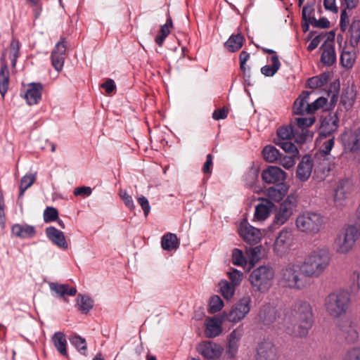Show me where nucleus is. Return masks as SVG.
<instances>
[{"mask_svg":"<svg viewBox=\"0 0 360 360\" xmlns=\"http://www.w3.org/2000/svg\"><path fill=\"white\" fill-rule=\"evenodd\" d=\"M137 200L139 204L141 205L143 210L144 215L147 217L150 210V207L148 200L143 195L139 196Z\"/></svg>","mask_w":360,"mask_h":360,"instance_id":"62","label":"nucleus"},{"mask_svg":"<svg viewBox=\"0 0 360 360\" xmlns=\"http://www.w3.org/2000/svg\"><path fill=\"white\" fill-rule=\"evenodd\" d=\"M9 84V71L5 59L1 58V67L0 70V94L4 98L8 91Z\"/></svg>","mask_w":360,"mask_h":360,"instance_id":"31","label":"nucleus"},{"mask_svg":"<svg viewBox=\"0 0 360 360\" xmlns=\"http://www.w3.org/2000/svg\"><path fill=\"white\" fill-rule=\"evenodd\" d=\"M309 22L316 27L328 28L330 26V22L326 18H322L319 20L315 18L309 19Z\"/></svg>","mask_w":360,"mask_h":360,"instance_id":"61","label":"nucleus"},{"mask_svg":"<svg viewBox=\"0 0 360 360\" xmlns=\"http://www.w3.org/2000/svg\"><path fill=\"white\" fill-rule=\"evenodd\" d=\"M238 233L244 241L250 244L259 243L262 237L261 230L251 226L247 219H243L240 222Z\"/></svg>","mask_w":360,"mask_h":360,"instance_id":"11","label":"nucleus"},{"mask_svg":"<svg viewBox=\"0 0 360 360\" xmlns=\"http://www.w3.org/2000/svg\"><path fill=\"white\" fill-rule=\"evenodd\" d=\"M328 80V76L322 74L316 77H313L308 79L307 86L310 89H316L324 86Z\"/></svg>","mask_w":360,"mask_h":360,"instance_id":"44","label":"nucleus"},{"mask_svg":"<svg viewBox=\"0 0 360 360\" xmlns=\"http://www.w3.org/2000/svg\"><path fill=\"white\" fill-rule=\"evenodd\" d=\"M120 196L127 207H129L130 210H133L134 208V204L132 198L127 193L126 191L120 190Z\"/></svg>","mask_w":360,"mask_h":360,"instance_id":"59","label":"nucleus"},{"mask_svg":"<svg viewBox=\"0 0 360 360\" xmlns=\"http://www.w3.org/2000/svg\"><path fill=\"white\" fill-rule=\"evenodd\" d=\"M314 166V162L309 155L304 156L297 165L296 177L302 182L307 181L311 174Z\"/></svg>","mask_w":360,"mask_h":360,"instance_id":"16","label":"nucleus"},{"mask_svg":"<svg viewBox=\"0 0 360 360\" xmlns=\"http://www.w3.org/2000/svg\"><path fill=\"white\" fill-rule=\"evenodd\" d=\"M315 121L314 117L304 118L298 117L295 119L297 127L295 129L298 131V137L296 138L297 143H303L307 141L309 139L312 138V134L307 129L308 127H311Z\"/></svg>","mask_w":360,"mask_h":360,"instance_id":"15","label":"nucleus"},{"mask_svg":"<svg viewBox=\"0 0 360 360\" xmlns=\"http://www.w3.org/2000/svg\"><path fill=\"white\" fill-rule=\"evenodd\" d=\"M67 44L64 39H61L53 49L51 54V61L53 68L57 71L63 70L66 57Z\"/></svg>","mask_w":360,"mask_h":360,"instance_id":"12","label":"nucleus"},{"mask_svg":"<svg viewBox=\"0 0 360 360\" xmlns=\"http://www.w3.org/2000/svg\"><path fill=\"white\" fill-rule=\"evenodd\" d=\"M224 307L222 300L218 295L212 296L210 300L209 311L210 313H217L219 311Z\"/></svg>","mask_w":360,"mask_h":360,"instance_id":"52","label":"nucleus"},{"mask_svg":"<svg viewBox=\"0 0 360 360\" xmlns=\"http://www.w3.org/2000/svg\"><path fill=\"white\" fill-rule=\"evenodd\" d=\"M79 309L83 313H87L93 307V302L91 298L79 295L77 297Z\"/></svg>","mask_w":360,"mask_h":360,"instance_id":"51","label":"nucleus"},{"mask_svg":"<svg viewBox=\"0 0 360 360\" xmlns=\"http://www.w3.org/2000/svg\"><path fill=\"white\" fill-rule=\"evenodd\" d=\"M277 134L278 141H288L293 137L296 141V138L299 136L297 129H295L291 125L280 127Z\"/></svg>","mask_w":360,"mask_h":360,"instance_id":"38","label":"nucleus"},{"mask_svg":"<svg viewBox=\"0 0 360 360\" xmlns=\"http://www.w3.org/2000/svg\"><path fill=\"white\" fill-rule=\"evenodd\" d=\"M58 210L53 207H48L44 212V220L45 222H51L58 219Z\"/></svg>","mask_w":360,"mask_h":360,"instance_id":"54","label":"nucleus"},{"mask_svg":"<svg viewBox=\"0 0 360 360\" xmlns=\"http://www.w3.org/2000/svg\"><path fill=\"white\" fill-rule=\"evenodd\" d=\"M360 236V226L356 224L347 226L344 232L335 240L336 252L347 254L353 248L356 241Z\"/></svg>","mask_w":360,"mask_h":360,"instance_id":"7","label":"nucleus"},{"mask_svg":"<svg viewBox=\"0 0 360 360\" xmlns=\"http://www.w3.org/2000/svg\"><path fill=\"white\" fill-rule=\"evenodd\" d=\"M20 43L18 40L13 39L10 44V58L11 65L14 68L16 65L17 58L19 56Z\"/></svg>","mask_w":360,"mask_h":360,"instance_id":"49","label":"nucleus"},{"mask_svg":"<svg viewBox=\"0 0 360 360\" xmlns=\"http://www.w3.org/2000/svg\"><path fill=\"white\" fill-rule=\"evenodd\" d=\"M330 121V123H323L321 133L316 140L317 144L320 146L321 150L325 155L329 154L334 146L335 137L332 135V133L338 129L337 121L333 119Z\"/></svg>","mask_w":360,"mask_h":360,"instance_id":"9","label":"nucleus"},{"mask_svg":"<svg viewBox=\"0 0 360 360\" xmlns=\"http://www.w3.org/2000/svg\"><path fill=\"white\" fill-rule=\"evenodd\" d=\"M276 143L289 155L297 156L299 153L297 147L288 141H276Z\"/></svg>","mask_w":360,"mask_h":360,"instance_id":"50","label":"nucleus"},{"mask_svg":"<svg viewBox=\"0 0 360 360\" xmlns=\"http://www.w3.org/2000/svg\"><path fill=\"white\" fill-rule=\"evenodd\" d=\"M275 272L269 266H260L252 271L249 281L255 290L262 293L267 292L272 285Z\"/></svg>","mask_w":360,"mask_h":360,"instance_id":"4","label":"nucleus"},{"mask_svg":"<svg viewBox=\"0 0 360 360\" xmlns=\"http://www.w3.org/2000/svg\"><path fill=\"white\" fill-rule=\"evenodd\" d=\"M323 52L321 54V62L326 66H331L336 61V53L334 46L331 44L322 45Z\"/></svg>","mask_w":360,"mask_h":360,"instance_id":"30","label":"nucleus"},{"mask_svg":"<svg viewBox=\"0 0 360 360\" xmlns=\"http://www.w3.org/2000/svg\"><path fill=\"white\" fill-rule=\"evenodd\" d=\"M295 157L296 156H292V155H283L281 154L278 161L279 164L282 165L284 168L289 169L295 165Z\"/></svg>","mask_w":360,"mask_h":360,"instance_id":"53","label":"nucleus"},{"mask_svg":"<svg viewBox=\"0 0 360 360\" xmlns=\"http://www.w3.org/2000/svg\"><path fill=\"white\" fill-rule=\"evenodd\" d=\"M349 296L346 291H337L329 294L325 299V308L333 317L345 314L349 307Z\"/></svg>","mask_w":360,"mask_h":360,"instance_id":"5","label":"nucleus"},{"mask_svg":"<svg viewBox=\"0 0 360 360\" xmlns=\"http://www.w3.org/2000/svg\"><path fill=\"white\" fill-rule=\"evenodd\" d=\"M355 98V91L352 88H347L344 91L341 96V102L346 108H350L352 107Z\"/></svg>","mask_w":360,"mask_h":360,"instance_id":"43","label":"nucleus"},{"mask_svg":"<svg viewBox=\"0 0 360 360\" xmlns=\"http://www.w3.org/2000/svg\"><path fill=\"white\" fill-rule=\"evenodd\" d=\"M309 91H303L302 94L295 100L293 105V111L297 115H303L304 113L310 114L308 112L309 104L307 103L310 94Z\"/></svg>","mask_w":360,"mask_h":360,"instance_id":"29","label":"nucleus"},{"mask_svg":"<svg viewBox=\"0 0 360 360\" xmlns=\"http://www.w3.org/2000/svg\"><path fill=\"white\" fill-rule=\"evenodd\" d=\"M70 341L79 352L83 354H85L87 346L84 338L80 337L79 335H75L70 338Z\"/></svg>","mask_w":360,"mask_h":360,"instance_id":"48","label":"nucleus"},{"mask_svg":"<svg viewBox=\"0 0 360 360\" xmlns=\"http://www.w3.org/2000/svg\"><path fill=\"white\" fill-rule=\"evenodd\" d=\"M228 115V109L226 108H223L221 109H217L214 111L212 114V117L215 120H219L221 119H225Z\"/></svg>","mask_w":360,"mask_h":360,"instance_id":"64","label":"nucleus"},{"mask_svg":"<svg viewBox=\"0 0 360 360\" xmlns=\"http://www.w3.org/2000/svg\"><path fill=\"white\" fill-rule=\"evenodd\" d=\"M294 233L292 229L283 228L276 236L273 245L274 254L280 257L287 255L294 244Z\"/></svg>","mask_w":360,"mask_h":360,"instance_id":"8","label":"nucleus"},{"mask_svg":"<svg viewBox=\"0 0 360 360\" xmlns=\"http://www.w3.org/2000/svg\"><path fill=\"white\" fill-rule=\"evenodd\" d=\"M170 33V28L167 27V25H163L161 27H160V34L158 35L156 37H155V42L160 46H161L165 39V38L169 35V34Z\"/></svg>","mask_w":360,"mask_h":360,"instance_id":"58","label":"nucleus"},{"mask_svg":"<svg viewBox=\"0 0 360 360\" xmlns=\"http://www.w3.org/2000/svg\"><path fill=\"white\" fill-rule=\"evenodd\" d=\"M276 351L270 341L261 342L257 348L256 360H276Z\"/></svg>","mask_w":360,"mask_h":360,"instance_id":"19","label":"nucleus"},{"mask_svg":"<svg viewBox=\"0 0 360 360\" xmlns=\"http://www.w3.org/2000/svg\"><path fill=\"white\" fill-rule=\"evenodd\" d=\"M271 60L272 63L271 65H264L261 69L262 73L267 77H271L274 75L281 66V63L277 56H273L271 58Z\"/></svg>","mask_w":360,"mask_h":360,"instance_id":"42","label":"nucleus"},{"mask_svg":"<svg viewBox=\"0 0 360 360\" xmlns=\"http://www.w3.org/2000/svg\"><path fill=\"white\" fill-rule=\"evenodd\" d=\"M243 333V328L240 326L234 329L229 335L226 354L230 359L236 357L239 347V342Z\"/></svg>","mask_w":360,"mask_h":360,"instance_id":"17","label":"nucleus"},{"mask_svg":"<svg viewBox=\"0 0 360 360\" xmlns=\"http://www.w3.org/2000/svg\"><path fill=\"white\" fill-rule=\"evenodd\" d=\"M294 311L295 324L292 334L296 337H305L313 323L311 306L307 302L300 301L295 304Z\"/></svg>","mask_w":360,"mask_h":360,"instance_id":"2","label":"nucleus"},{"mask_svg":"<svg viewBox=\"0 0 360 360\" xmlns=\"http://www.w3.org/2000/svg\"><path fill=\"white\" fill-rule=\"evenodd\" d=\"M35 179L36 176L32 174H27L22 178L20 184V197L22 196L25 191L34 184Z\"/></svg>","mask_w":360,"mask_h":360,"instance_id":"46","label":"nucleus"},{"mask_svg":"<svg viewBox=\"0 0 360 360\" xmlns=\"http://www.w3.org/2000/svg\"><path fill=\"white\" fill-rule=\"evenodd\" d=\"M354 190L353 184L349 180H343L340 182L335 189L334 203L336 207H342L345 205L346 199Z\"/></svg>","mask_w":360,"mask_h":360,"instance_id":"14","label":"nucleus"},{"mask_svg":"<svg viewBox=\"0 0 360 360\" xmlns=\"http://www.w3.org/2000/svg\"><path fill=\"white\" fill-rule=\"evenodd\" d=\"M330 260V254L328 248L321 247L315 249L303 262V274L312 278L320 276L329 266Z\"/></svg>","mask_w":360,"mask_h":360,"instance_id":"1","label":"nucleus"},{"mask_svg":"<svg viewBox=\"0 0 360 360\" xmlns=\"http://www.w3.org/2000/svg\"><path fill=\"white\" fill-rule=\"evenodd\" d=\"M259 318L265 324H270L276 319V311L270 304L263 305L259 311Z\"/></svg>","mask_w":360,"mask_h":360,"instance_id":"34","label":"nucleus"},{"mask_svg":"<svg viewBox=\"0 0 360 360\" xmlns=\"http://www.w3.org/2000/svg\"><path fill=\"white\" fill-rule=\"evenodd\" d=\"M344 360H360V347L349 350L346 353Z\"/></svg>","mask_w":360,"mask_h":360,"instance_id":"60","label":"nucleus"},{"mask_svg":"<svg viewBox=\"0 0 360 360\" xmlns=\"http://www.w3.org/2000/svg\"><path fill=\"white\" fill-rule=\"evenodd\" d=\"M262 250V247L261 245L250 248L249 249L246 250V254L250 260V263L254 265L259 262Z\"/></svg>","mask_w":360,"mask_h":360,"instance_id":"47","label":"nucleus"},{"mask_svg":"<svg viewBox=\"0 0 360 360\" xmlns=\"http://www.w3.org/2000/svg\"><path fill=\"white\" fill-rule=\"evenodd\" d=\"M228 276L231 282V283L234 286L239 285L243 278V274L237 269H233L229 272Z\"/></svg>","mask_w":360,"mask_h":360,"instance_id":"55","label":"nucleus"},{"mask_svg":"<svg viewBox=\"0 0 360 360\" xmlns=\"http://www.w3.org/2000/svg\"><path fill=\"white\" fill-rule=\"evenodd\" d=\"M274 204L268 200L262 199V202L255 207L254 219L264 221L270 214V210Z\"/></svg>","mask_w":360,"mask_h":360,"instance_id":"26","label":"nucleus"},{"mask_svg":"<svg viewBox=\"0 0 360 360\" xmlns=\"http://www.w3.org/2000/svg\"><path fill=\"white\" fill-rule=\"evenodd\" d=\"M314 176L319 181H323L328 176L330 168L326 160L314 164Z\"/></svg>","mask_w":360,"mask_h":360,"instance_id":"40","label":"nucleus"},{"mask_svg":"<svg viewBox=\"0 0 360 360\" xmlns=\"http://www.w3.org/2000/svg\"><path fill=\"white\" fill-rule=\"evenodd\" d=\"M262 179L267 184L283 182L286 179V173L276 166H269L262 173Z\"/></svg>","mask_w":360,"mask_h":360,"instance_id":"20","label":"nucleus"},{"mask_svg":"<svg viewBox=\"0 0 360 360\" xmlns=\"http://www.w3.org/2000/svg\"><path fill=\"white\" fill-rule=\"evenodd\" d=\"M340 328L348 342L354 343L359 339V333L356 327L351 321L348 320L344 321Z\"/></svg>","mask_w":360,"mask_h":360,"instance_id":"28","label":"nucleus"},{"mask_svg":"<svg viewBox=\"0 0 360 360\" xmlns=\"http://www.w3.org/2000/svg\"><path fill=\"white\" fill-rule=\"evenodd\" d=\"M355 53L354 48L348 49L345 47L340 56V62L343 67L350 68L355 62Z\"/></svg>","mask_w":360,"mask_h":360,"instance_id":"37","label":"nucleus"},{"mask_svg":"<svg viewBox=\"0 0 360 360\" xmlns=\"http://www.w3.org/2000/svg\"><path fill=\"white\" fill-rule=\"evenodd\" d=\"M262 155L266 161L274 162L278 160L281 153L276 147L269 145L264 148Z\"/></svg>","mask_w":360,"mask_h":360,"instance_id":"41","label":"nucleus"},{"mask_svg":"<svg viewBox=\"0 0 360 360\" xmlns=\"http://www.w3.org/2000/svg\"><path fill=\"white\" fill-rule=\"evenodd\" d=\"M327 103V99L324 97H319L315 101L309 104L308 112L314 113L319 109L323 108Z\"/></svg>","mask_w":360,"mask_h":360,"instance_id":"56","label":"nucleus"},{"mask_svg":"<svg viewBox=\"0 0 360 360\" xmlns=\"http://www.w3.org/2000/svg\"><path fill=\"white\" fill-rule=\"evenodd\" d=\"M205 335L208 338H215L222 332V321L219 317L207 318L205 321Z\"/></svg>","mask_w":360,"mask_h":360,"instance_id":"22","label":"nucleus"},{"mask_svg":"<svg viewBox=\"0 0 360 360\" xmlns=\"http://www.w3.org/2000/svg\"><path fill=\"white\" fill-rule=\"evenodd\" d=\"M43 86L40 83H32L27 86L25 95L27 103L30 105L37 104L41 98Z\"/></svg>","mask_w":360,"mask_h":360,"instance_id":"21","label":"nucleus"},{"mask_svg":"<svg viewBox=\"0 0 360 360\" xmlns=\"http://www.w3.org/2000/svg\"><path fill=\"white\" fill-rule=\"evenodd\" d=\"M233 262L236 265L243 266L246 264V259L241 250L235 249L232 254Z\"/></svg>","mask_w":360,"mask_h":360,"instance_id":"57","label":"nucleus"},{"mask_svg":"<svg viewBox=\"0 0 360 360\" xmlns=\"http://www.w3.org/2000/svg\"><path fill=\"white\" fill-rule=\"evenodd\" d=\"M345 146L353 153H360V128L350 134L346 141Z\"/></svg>","mask_w":360,"mask_h":360,"instance_id":"33","label":"nucleus"},{"mask_svg":"<svg viewBox=\"0 0 360 360\" xmlns=\"http://www.w3.org/2000/svg\"><path fill=\"white\" fill-rule=\"evenodd\" d=\"M161 245L165 250L172 251L179 248V242L176 234L168 233L162 236Z\"/></svg>","mask_w":360,"mask_h":360,"instance_id":"35","label":"nucleus"},{"mask_svg":"<svg viewBox=\"0 0 360 360\" xmlns=\"http://www.w3.org/2000/svg\"><path fill=\"white\" fill-rule=\"evenodd\" d=\"M212 156L211 154H208L202 167V172L205 174H210L212 173Z\"/></svg>","mask_w":360,"mask_h":360,"instance_id":"63","label":"nucleus"},{"mask_svg":"<svg viewBox=\"0 0 360 360\" xmlns=\"http://www.w3.org/2000/svg\"><path fill=\"white\" fill-rule=\"evenodd\" d=\"M13 235L21 238H32L35 235V228L28 224H15L11 227Z\"/></svg>","mask_w":360,"mask_h":360,"instance_id":"27","label":"nucleus"},{"mask_svg":"<svg viewBox=\"0 0 360 360\" xmlns=\"http://www.w3.org/2000/svg\"><path fill=\"white\" fill-rule=\"evenodd\" d=\"M219 285L220 292L225 299L229 300L232 298L235 292L236 286L229 283L227 281H221L219 283Z\"/></svg>","mask_w":360,"mask_h":360,"instance_id":"45","label":"nucleus"},{"mask_svg":"<svg viewBox=\"0 0 360 360\" xmlns=\"http://www.w3.org/2000/svg\"><path fill=\"white\" fill-rule=\"evenodd\" d=\"M360 41V20H354L349 29V42L354 48Z\"/></svg>","mask_w":360,"mask_h":360,"instance_id":"36","label":"nucleus"},{"mask_svg":"<svg viewBox=\"0 0 360 360\" xmlns=\"http://www.w3.org/2000/svg\"><path fill=\"white\" fill-rule=\"evenodd\" d=\"M198 352L207 359H214L220 356L221 347L212 342H203L197 347Z\"/></svg>","mask_w":360,"mask_h":360,"instance_id":"18","label":"nucleus"},{"mask_svg":"<svg viewBox=\"0 0 360 360\" xmlns=\"http://www.w3.org/2000/svg\"><path fill=\"white\" fill-rule=\"evenodd\" d=\"M323 216L318 212H304L297 215L295 225L297 230L307 235L315 236L324 227Z\"/></svg>","mask_w":360,"mask_h":360,"instance_id":"3","label":"nucleus"},{"mask_svg":"<svg viewBox=\"0 0 360 360\" xmlns=\"http://www.w3.org/2000/svg\"><path fill=\"white\" fill-rule=\"evenodd\" d=\"M302 269L297 264H289L281 271V282L285 287L301 290L306 285V281L302 276Z\"/></svg>","mask_w":360,"mask_h":360,"instance_id":"6","label":"nucleus"},{"mask_svg":"<svg viewBox=\"0 0 360 360\" xmlns=\"http://www.w3.org/2000/svg\"><path fill=\"white\" fill-rule=\"evenodd\" d=\"M252 298L245 295L236 302L230 311L226 314V319L231 323H236L243 320L250 312Z\"/></svg>","mask_w":360,"mask_h":360,"instance_id":"10","label":"nucleus"},{"mask_svg":"<svg viewBox=\"0 0 360 360\" xmlns=\"http://www.w3.org/2000/svg\"><path fill=\"white\" fill-rule=\"evenodd\" d=\"M49 288L58 297H63L65 302H68L65 295L75 296L77 293V289L75 288H70L67 284L50 283Z\"/></svg>","mask_w":360,"mask_h":360,"instance_id":"25","label":"nucleus"},{"mask_svg":"<svg viewBox=\"0 0 360 360\" xmlns=\"http://www.w3.org/2000/svg\"><path fill=\"white\" fill-rule=\"evenodd\" d=\"M294 207L293 198L288 196L281 205L277 210L274 222L277 225L284 224L292 214Z\"/></svg>","mask_w":360,"mask_h":360,"instance_id":"13","label":"nucleus"},{"mask_svg":"<svg viewBox=\"0 0 360 360\" xmlns=\"http://www.w3.org/2000/svg\"><path fill=\"white\" fill-rule=\"evenodd\" d=\"M46 234L49 239L58 247L67 249L68 247L64 233L53 226L46 229Z\"/></svg>","mask_w":360,"mask_h":360,"instance_id":"23","label":"nucleus"},{"mask_svg":"<svg viewBox=\"0 0 360 360\" xmlns=\"http://www.w3.org/2000/svg\"><path fill=\"white\" fill-rule=\"evenodd\" d=\"M288 187L283 184H278L274 186L269 187L265 191V195L272 201L279 202L287 194Z\"/></svg>","mask_w":360,"mask_h":360,"instance_id":"24","label":"nucleus"},{"mask_svg":"<svg viewBox=\"0 0 360 360\" xmlns=\"http://www.w3.org/2000/svg\"><path fill=\"white\" fill-rule=\"evenodd\" d=\"M244 37L240 34H232L225 43L226 48L231 52L238 51L243 46Z\"/></svg>","mask_w":360,"mask_h":360,"instance_id":"39","label":"nucleus"},{"mask_svg":"<svg viewBox=\"0 0 360 360\" xmlns=\"http://www.w3.org/2000/svg\"><path fill=\"white\" fill-rule=\"evenodd\" d=\"M51 342L57 351L63 356H68L67 340L65 334L63 332H56L52 338Z\"/></svg>","mask_w":360,"mask_h":360,"instance_id":"32","label":"nucleus"}]
</instances>
